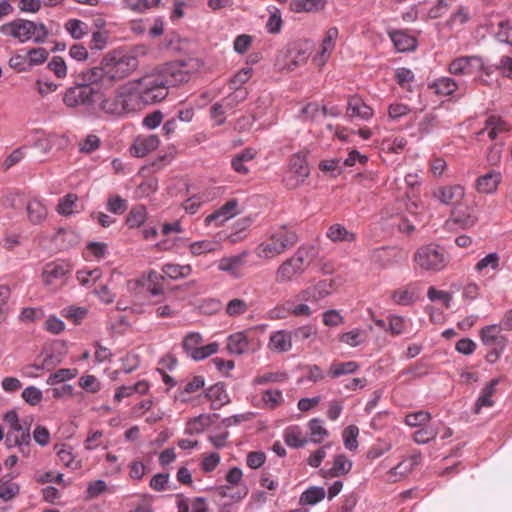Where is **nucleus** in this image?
Segmentation results:
<instances>
[{
	"instance_id": "nucleus-23",
	"label": "nucleus",
	"mask_w": 512,
	"mask_h": 512,
	"mask_svg": "<svg viewBox=\"0 0 512 512\" xmlns=\"http://www.w3.org/2000/svg\"><path fill=\"white\" fill-rule=\"evenodd\" d=\"M501 181V173L497 170H490L477 178L475 188L480 193L491 194L497 190Z\"/></svg>"
},
{
	"instance_id": "nucleus-48",
	"label": "nucleus",
	"mask_w": 512,
	"mask_h": 512,
	"mask_svg": "<svg viewBox=\"0 0 512 512\" xmlns=\"http://www.w3.org/2000/svg\"><path fill=\"white\" fill-rule=\"evenodd\" d=\"M27 212L33 223H40L47 216L45 205L38 199H32L28 202Z\"/></svg>"
},
{
	"instance_id": "nucleus-22",
	"label": "nucleus",
	"mask_w": 512,
	"mask_h": 512,
	"mask_svg": "<svg viewBox=\"0 0 512 512\" xmlns=\"http://www.w3.org/2000/svg\"><path fill=\"white\" fill-rule=\"evenodd\" d=\"M247 255L248 252L244 251L238 255L223 257L218 261L217 267L220 271L227 272L234 277H239Z\"/></svg>"
},
{
	"instance_id": "nucleus-29",
	"label": "nucleus",
	"mask_w": 512,
	"mask_h": 512,
	"mask_svg": "<svg viewBox=\"0 0 512 512\" xmlns=\"http://www.w3.org/2000/svg\"><path fill=\"white\" fill-rule=\"evenodd\" d=\"M150 384L146 380H140L134 385H123L116 389L114 400L116 402L122 401L124 398L130 397L134 394L144 395L148 393Z\"/></svg>"
},
{
	"instance_id": "nucleus-34",
	"label": "nucleus",
	"mask_w": 512,
	"mask_h": 512,
	"mask_svg": "<svg viewBox=\"0 0 512 512\" xmlns=\"http://www.w3.org/2000/svg\"><path fill=\"white\" fill-rule=\"evenodd\" d=\"M429 88L437 95L449 96L457 90L458 85L456 81L450 77H440L430 83Z\"/></svg>"
},
{
	"instance_id": "nucleus-45",
	"label": "nucleus",
	"mask_w": 512,
	"mask_h": 512,
	"mask_svg": "<svg viewBox=\"0 0 512 512\" xmlns=\"http://www.w3.org/2000/svg\"><path fill=\"white\" fill-rule=\"evenodd\" d=\"M412 470V464L404 459L387 472L386 480L392 483L398 482L407 477Z\"/></svg>"
},
{
	"instance_id": "nucleus-8",
	"label": "nucleus",
	"mask_w": 512,
	"mask_h": 512,
	"mask_svg": "<svg viewBox=\"0 0 512 512\" xmlns=\"http://www.w3.org/2000/svg\"><path fill=\"white\" fill-rule=\"evenodd\" d=\"M308 265V250L305 248H299L293 256L286 259L278 267L275 273V281L278 284L291 282L301 275Z\"/></svg>"
},
{
	"instance_id": "nucleus-2",
	"label": "nucleus",
	"mask_w": 512,
	"mask_h": 512,
	"mask_svg": "<svg viewBox=\"0 0 512 512\" xmlns=\"http://www.w3.org/2000/svg\"><path fill=\"white\" fill-rule=\"evenodd\" d=\"M148 52L149 48L144 44L129 49L112 50L103 57L100 66L91 68L89 77H93L94 81H100L101 87L110 88L135 72L140 59L147 56Z\"/></svg>"
},
{
	"instance_id": "nucleus-26",
	"label": "nucleus",
	"mask_w": 512,
	"mask_h": 512,
	"mask_svg": "<svg viewBox=\"0 0 512 512\" xmlns=\"http://www.w3.org/2000/svg\"><path fill=\"white\" fill-rule=\"evenodd\" d=\"M205 396L211 402L213 410L220 409L230 401L229 395L222 383H216L207 388Z\"/></svg>"
},
{
	"instance_id": "nucleus-52",
	"label": "nucleus",
	"mask_w": 512,
	"mask_h": 512,
	"mask_svg": "<svg viewBox=\"0 0 512 512\" xmlns=\"http://www.w3.org/2000/svg\"><path fill=\"white\" fill-rule=\"evenodd\" d=\"M325 0H293L291 9L294 12H312L324 7Z\"/></svg>"
},
{
	"instance_id": "nucleus-30",
	"label": "nucleus",
	"mask_w": 512,
	"mask_h": 512,
	"mask_svg": "<svg viewBox=\"0 0 512 512\" xmlns=\"http://www.w3.org/2000/svg\"><path fill=\"white\" fill-rule=\"evenodd\" d=\"M48 35L49 32L44 23L28 20L25 35L27 42L32 41L36 44H42L46 41Z\"/></svg>"
},
{
	"instance_id": "nucleus-32",
	"label": "nucleus",
	"mask_w": 512,
	"mask_h": 512,
	"mask_svg": "<svg viewBox=\"0 0 512 512\" xmlns=\"http://www.w3.org/2000/svg\"><path fill=\"white\" fill-rule=\"evenodd\" d=\"M327 238H329L332 242H353L356 239V236L353 232L346 229L342 224H333L331 225L327 232Z\"/></svg>"
},
{
	"instance_id": "nucleus-28",
	"label": "nucleus",
	"mask_w": 512,
	"mask_h": 512,
	"mask_svg": "<svg viewBox=\"0 0 512 512\" xmlns=\"http://www.w3.org/2000/svg\"><path fill=\"white\" fill-rule=\"evenodd\" d=\"M352 468V462L343 454L335 456L333 465L330 469L321 470L324 478H334L346 475Z\"/></svg>"
},
{
	"instance_id": "nucleus-53",
	"label": "nucleus",
	"mask_w": 512,
	"mask_h": 512,
	"mask_svg": "<svg viewBox=\"0 0 512 512\" xmlns=\"http://www.w3.org/2000/svg\"><path fill=\"white\" fill-rule=\"evenodd\" d=\"M366 339L365 331L355 328L351 331L342 333L339 337V341L347 344L351 347H356L362 344Z\"/></svg>"
},
{
	"instance_id": "nucleus-39",
	"label": "nucleus",
	"mask_w": 512,
	"mask_h": 512,
	"mask_svg": "<svg viewBox=\"0 0 512 512\" xmlns=\"http://www.w3.org/2000/svg\"><path fill=\"white\" fill-rule=\"evenodd\" d=\"M162 273L167 278L177 280L190 276L192 273V267L189 264L180 265L168 263L162 266Z\"/></svg>"
},
{
	"instance_id": "nucleus-50",
	"label": "nucleus",
	"mask_w": 512,
	"mask_h": 512,
	"mask_svg": "<svg viewBox=\"0 0 512 512\" xmlns=\"http://www.w3.org/2000/svg\"><path fill=\"white\" fill-rule=\"evenodd\" d=\"M485 130L490 139H495L499 133L509 130L508 124L498 116H491L486 121Z\"/></svg>"
},
{
	"instance_id": "nucleus-41",
	"label": "nucleus",
	"mask_w": 512,
	"mask_h": 512,
	"mask_svg": "<svg viewBox=\"0 0 512 512\" xmlns=\"http://www.w3.org/2000/svg\"><path fill=\"white\" fill-rule=\"evenodd\" d=\"M211 424V417L207 414H201L190 419L185 427V434L197 435L205 431Z\"/></svg>"
},
{
	"instance_id": "nucleus-6",
	"label": "nucleus",
	"mask_w": 512,
	"mask_h": 512,
	"mask_svg": "<svg viewBox=\"0 0 512 512\" xmlns=\"http://www.w3.org/2000/svg\"><path fill=\"white\" fill-rule=\"evenodd\" d=\"M311 55L308 42H295L281 49L275 59L276 68L283 72L294 71L304 65Z\"/></svg>"
},
{
	"instance_id": "nucleus-21",
	"label": "nucleus",
	"mask_w": 512,
	"mask_h": 512,
	"mask_svg": "<svg viewBox=\"0 0 512 512\" xmlns=\"http://www.w3.org/2000/svg\"><path fill=\"white\" fill-rule=\"evenodd\" d=\"M346 113L348 117L362 120H369L374 115L373 109L358 96L349 98Z\"/></svg>"
},
{
	"instance_id": "nucleus-36",
	"label": "nucleus",
	"mask_w": 512,
	"mask_h": 512,
	"mask_svg": "<svg viewBox=\"0 0 512 512\" xmlns=\"http://www.w3.org/2000/svg\"><path fill=\"white\" fill-rule=\"evenodd\" d=\"M284 440L291 448H300L307 443V439L298 425L289 426L284 430Z\"/></svg>"
},
{
	"instance_id": "nucleus-44",
	"label": "nucleus",
	"mask_w": 512,
	"mask_h": 512,
	"mask_svg": "<svg viewBox=\"0 0 512 512\" xmlns=\"http://www.w3.org/2000/svg\"><path fill=\"white\" fill-rule=\"evenodd\" d=\"M203 342L202 336L198 332H190L188 333L182 342V347L184 351L190 356L193 360H195L198 350Z\"/></svg>"
},
{
	"instance_id": "nucleus-1",
	"label": "nucleus",
	"mask_w": 512,
	"mask_h": 512,
	"mask_svg": "<svg viewBox=\"0 0 512 512\" xmlns=\"http://www.w3.org/2000/svg\"><path fill=\"white\" fill-rule=\"evenodd\" d=\"M191 77L188 63L171 62L158 65L129 82L141 108L163 101L168 96L170 87L186 83Z\"/></svg>"
},
{
	"instance_id": "nucleus-33",
	"label": "nucleus",
	"mask_w": 512,
	"mask_h": 512,
	"mask_svg": "<svg viewBox=\"0 0 512 512\" xmlns=\"http://www.w3.org/2000/svg\"><path fill=\"white\" fill-rule=\"evenodd\" d=\"M389 36L399 52L413 50L416 47L415 38L403 31H392Z\"/></svg>"
},
{
	"instance_id": "nucleus-10",
	"label": "nucleus",
	"mask_w": 512,
	"mask_h": 512,
	"mask_svg": "<svg viewBox=\"0 0 512 512\" xmlns=\"http://www.w3.org/2000/svg\"><path fill=\"white\" fill-rule=\"evenodd\" d=\"M260 343L250 337V331H239L229 335L226 339V348L230 354L243 355L258 350Z\"/></svg>"
},
{
	"instance_id": "nucleus-47",
	"label": "nucleus",
	"mask_w": 512,
	"mask_h": 512,
	"mask_svg": "<svg viewBox=\"0 0 512 512\" xmlns=\"http://www.w3.org/2000/svg\"><path fill=\"white\" fill-rule=\"evenodd\" d=\"M325 495L326 492L323 487L312 486L301 494L299 502L303 505H315L321 502Z\"/></svg>"
},
{
	"instance_id": "nucleus-31",
	"label": "nucleus",
	"mask_w": 512,
	"mask_h": 512,
	"mask_svg": "<svg viewBox=\"0 0 512 512\" xmlns=\"http://www.w3.org/2000/svg\"><path fill=\"white\" fill-rule=\"evenodd\" d=\"M500 267V256L493 252L480 259L474 266V270L480 276H487L490 271H497Z\"/></svg>"
},
{
	"instance_id": "nucleus-16",
	"label": "nucleus",
	"mask_w": 512,
	"mask_h": 512,
	"mask_svg": "<svg viewBox=\"0 0 512 512\" xmlns=\"http://www.w3.org/2000/svg\"><path fill=\"white\" fill-rule=\"evenodd\" d=\"M28 19L17 18L10 22H7L0 26V33L9 38H13L20 43H26L27 37L26 28H27Z\"/></svg>"
},
{
	"instance_id": "nucleus-25",
	"label": "nucleus",
	"mask_w": 512,
	"mask_h": 512,
	"mask_svg": "<svg viewBox=\"0 0 512 512\" xmlns=\"http://www.w3.org/2000/svg\"><path fill=\"white\" fill-rule=\"evenodd\" d=\"M222 245L219 241L203 239L194 241L188 245V251L192 257H202L219 252Z\"/></svg>"
},
{
	"instance_id": "nucleus-5",
	"label": "nucleus",
	"mask_w": 512,
	"mask_h": 512,
	"mask_svg": "<svg viewBox=\"0 0 512 512\" xmlns=\"http://www.w3.org/2000/svg\"><path fill=\"white\" fill-rule=\"evenodd\" d=\"M297 242L298 235L293 229L279 226L255 248V254L260 259L270 260L281 255Z\"/></svg>"
},
{
	"instance_id": "nucleus-15",
	"label": "nucleus",
	"mask_w": 512,
	"mask_h": 512,
	"mask_svg": "<svg viewBox=\"0 0 512 512\" xmlns=\"http://www.w3.org/2000/svg\"><path fill=\"white\" fill-rule=\"evenodd\" d=\"M160 140L157 135H139L135 138L130 152L135 157H144L158 148Z\"/></svg>"
},
{
	"instance_id": "nucleus-4",
	"label": "nucleus",
	"mask_w": 512,
	"mask_h": 512,
	"mask_svg": "<svg viewBox=\"0 0 512 512\" xmlns=\"http://www.w3.org/2000/svg\"><path fill=\"white\" fill-rule=\"evenodd\" d=\"M104 89L100 88L99 111L120 117L140 109L129 81L118 86L110 95H106Z\"/></svg>"
},
{
	"instance_id": "nucleus-43",
	"label": "nucleus",
	"mask_w": 512,
	"mask_h": 512,
	"mask_svg": "<svg viewBox=\"0 0 512 512\" xmlns=\"http://www.w3.org/2000/svg\"><path fill=\"white\" fill-rule=\"evenodd\" d=\"M288 379V375L283 371H268L257 374L253 380V385H266L270 383H282Z\"/></svg>"
},
{
	"instance_id": "nucleus-58",
	"label": "nucleus",
	"mask_w": 512,
	"mask_h": 512,
	"mask_svg": "<svg viewBox=\"0 0 512 512\" xmlns=\"http://www.w3.org/2000/svg\"><path fill=\"white\" fill-rule=\"evenodd\" d=\"M121 363V368L113 372L115 376L118 375L121 371L127 374L136 370L140 364L139 356L129 352L121 358Z\"/></svg>"
},
{
	"instance_id": "nucleus-11",
	"label": "nucleus",
	"mask_w": 512,
	"mask_h": 512,
	"mask_svg": "<svg viewBox=\"0 0 512 512\" xmlns=\"http://www.w3.org/2000/svg\"><path fill=\"white\" fill-rule=\"evenodd\" d=\"M479 221L478 209L473 205L458 203L451 210L449 219L446 224L453 223L461 229H470Z\"/></svg>"
},
{
	"instance_id": "nucleus-56",
	"label": "nucleus",
	"mask_w": 512,
	"mask_h": 512,
	"mask_svg": "<svg viewBox=\"0 0 512 512\" xmlns=\"http://www.w3.org/2000/svg\"><path fill=\"white\" fill-rule=\"evenodd\" d=\"M65 29L74 39H80L88 32L87 24L78 19L68 20Z\"/></svg>"
},
{
	"instance_id": "nucleus-54",
	"label": "nucleus",
	"mask_w": 512,
	"mask_h": 512,
	"mask_svg": "<svg viewBox=\"0 0 512 512\" xmlns=\"http://www.w3.org/2000/svg\"><path fill=\"white\" fill-rule=\"evenodd\" d=\"M388 320V328L387 331L392 336H399L406 332L407 330V321L405 317L399 315H389L387 317Z\"/></svg>"
},
{
	"instance_id": "nucleus-62",
	"label": "nucleus",
	"mask_w": 512,
	"mask_h": 512,
	"mask_svg": "<svg viewBox=\"0 0 512 512\" xmlns=\"http://www.w3.org/2000/svg\"><path fill=\"white\" fill-rule=\"evenodd\" d=\"M359 434V429L355 425H350L343 431V441L345 447L350 450H356L358 447L357 436Z\"/></svg>"
},
{
	"instance_id": "nucleus-49",
	"label": "nucleus",
	"mask_w": 512,
	"mask_h": 512,
	"mask_svg": "<svg viewBox=\"0 0 512 512\" xmlns=\"http://www.w3.org/2000/svg\"><path fill=\"white\" fill-rule=\"evenodd\" d=\"M146 217V208L143 205H136L129 211L126 224L129 228H138L146 221Z\"/></svg>"
},
{
	"instance_id": "nucleus-19",
	"label": "nucleus",
	"mask_w": 512,
	"mask_h": 512,
	"mask_svg": "<svg viewBox=\"0 0 512 512\" xmlns=\"http://www.w3.org/2000/svg\"><path fill=\"white\" fill-rule=\"evenodd\" d=\"M238 202L235 199H231L226 202L217 211L211 213L205 218V224L210 225L214 223L216 226H220L225 221L237 214Z\"/></svg>"
},
{
	"instance_id": "nucleus-46",
	"label": "nucleus",
	"mask_w": 512,
	"mask_h": 512,
	"mask_svg": "<svg viewBox=\"0 0 512 512\" xmlns=\"http://www.w3.org/2000/svg\"><path fill=\"white\" fill-rule=\"evenodd\" d=\"M308 429L310 432V440L313 443L319 444L326 437H328L329 432L324 427L323 421L319 418H313L308 422Z\"/></svg>"
},
{
	"instance_id": "nucleus-14",
	"label": "nucleus",
	"mask_w": 512,
	"mask_h": 512,
	"mask_svg": "<svg viewBox=\"0 0 512 512\" xmlns=\"http://www.w3.org/2000/svg\"><path fill=\"white\" fill-rule=\"evenodd\" d=\"M465 196L461 185L439 186L432 191V197L443 205H457Z\"/></svg>"
},
{
	"instance_id": "nucleus-27",
	"label": "nucleus",
	"mask_w": 512,
	"mask_h": 512,
	"mask_svg": "<svg viewBox=\"0 0 512 512\" xmlns=\"http://www.w3.org/2000/svg\"><path fill=\"white\" fill-rule=\"evenodd\" d=\"M82 206L79 204V197L74 193H68L59 199L56 211L65 217L77 214L81 211Z\"/></svg>"
},
{
	"instance_id": "nucleus-20",
	"label": "nucleus",
	"mask_w": 512,
	"mask_h": 512,
	"mask_svg": "<svg viewBox=\"0 0 512 512\" xmlns=\"http://www.w3.org/2000/svg\"><path fill=\"white\" fill-rule=\"evenodd\" d=\"M238 202L235 199H231L226 202L217 211L211 213L205 218V224L210 225L214 223L216 226H220L225 221L237 214Z\"/></svg>"
},
{
	"instance_id": "nucleus-9",
	"label": "nucleus",
	"mask_w": 512,
	"mask_h": 512,
	"mask_svg": "<svg viewBox=\"0 0 512 512\" xmlns=\"http://www.w3.org/2000/svg\"><path fill=\"white\" fill-rule=\"evenodd\" d=\"M70 271L69 264L64 261L47 263L42 272L43 283L50 290H56L65 284Z\"/></svg>"
},
{
	"instance_id": "nucleus-37",
	"label": "nucleus",
	"mask_w": 512,
	"mask_h": 512,
	"mask_svg": "<svg viewBox=\"0 0 512 512\" xmlns=\"http://www.w3.org/2000/svg\"><path fill=\"white\" fill-rule=\"evenodd\" d=\"M24 441H31L29 428L24 427L22 424L10 428L6 434V445L8 448L16 447Z\"/></svg>"
},
{
	"instance_id": "nucleus-63",
	"label": "nucleus",
	"mask_w": 512,
	"mask_h": 512,
	"mask_svg": "<svg viewBox=\"0 0 512 512\" xmlns=\"http://www.w3.org/2000/svg\"><path fill=\"white\" fill-rule=\"evenodd\" d=\"M87 315V309L83 307L70 306L62 310V316L74 324L80 323Z\"/></svg>"
},
{
	"instance_id": "nucleus-7",
	"label": "nucleus",
	"mask_w": 512,
	"mask_h": 512,
	"mask_svg": "<svg viewBox=\"0 0 512 512\" xmlns=\"http://www.w3.org/2000/svg\"><path fill=\"white\" fill-rule=\"evenodd\" d=\"M414 261L421 269L441 271L447 266L449 258L443 247L431 243L417 249Z\"/></svg>"
},
{
	"instance_id": "nucleus-17",
	"label": "nucleus",
	"mask_w": 512,
	"mask_h": 512,
	"mask_svg": "<svg viewBox=\"0 0 512 512\" xmlns=\"http://www.w3.org/2000/svg\"><path fill=\"white\" fill-rule=\"evenodd\" d=\"M502 326L489 325L481 329L480 338L483 344L487 347L498 346V349H505L507 345V339L500 334Z\"/></svg>"
},
{
	"instance_id": "nucleus-61",
	"label": "nucleus",
	"mask_w": 512,
	"mask_h": 512,
	"mask_svg": "<svg viewBox=\"0 0 512 512\" xmlns=\"http://www.w3.org/2000/svg\"><path fill=\"white\" fill-rule=\"evenodd\" d=\"M431 419V414L427 411L420 410L417 412L409 413L405 416V423L411 427H420L428 423Z\"/></svg>"
},
{
	"instance_id": "nucleus-3",
	"label": "nucleus",
	"mask_w": 512,
	"mask_h": 512,
	"mask_svg": "<svg viewBox=\"0 0 512 512\" xmlns=\"http://www.w3.org/2000/svg\"><path fill=\"white\" fill-rule=\"evenodd\" d=\"M91 68L78 74L79 84L67 89L64 94L63 102L68 107L86 106L87 108L98 110V100L100 99L101 82L94 81L89 77Z\"/></svg>"
},
{
	"instance_id": "nucleus-18",
	"label": "nucleus",
	"mask_w": 512,
	"mask_h": 512,
	"mask_svg": "<svg viewBox=\"0 0 512 512\" xmlns=\"http://www.w3.org/2000/svg\"><path fill=\"white\" fill-rule=\"evenodd\" d=\"M419 292V285L417 283H410L405 287L394 290L391 298L397 305L409 306L417 300Z\"/></svg>"
},
{
	"instance_id": "nucleus-13",
	"label": "nucleus",
	"mask_w": 512,
	"mask_h": 512,
	"mask_svg": "<svg viewBox=\"0 0 512 512\" xmlns=\"http://www.w3.org/2000/svg\"><path fill=\"white\" fill-rule=\"evenodd\" d=\"M483 69V59L474 55L458 57L452 60L448 66L449 73L456 76L472 75Z\"/></svg>"
},
{
	"instance_id": "nucleus-51",
	"label": "nucleus",
	"mask_w": 512,
	"mask_h": 512,
	"mask_svg": "<svg viewBox=\"0 0 512 512\" xmlns=\"http://www.w3.org/2000/svg\"><path fill=\"white\" fill-rule=\"evenodd\" d=\"M263 408L275 409L284 402L283 394L278 389H267L262 393Z\"/></svg>"
},
{
	"instance_id": "nucleus-35",
	"label": "nucleus",
	"mask_w": 512,
	"mask_h": 512,
	"mask_svg": "<svg viewBox=\"0 0 512 512\" xmlns=\"http://www.w3.org/2000/svg\"><path fill=\"white\" fill-rule=\"evenodd\" d=\"M498 382H499L498 379H493L490 381V383L488 385H486L482 389L481 394L475 403L474 412L476 414L480 413V410L483 407H491L493 405L494 402L492 400V396L495 393V388H496Z\"/></svg>"
},
{
	"instance_id": "nucleus-57",
	"label": "nucleus",
	"mask_w": 512,
	"mask_h": 512,
	"mask_svg": "<svg viewBox=\"0 0 512 512\" xmlns=\"http://www.w3.org/2000/svg\"><path fill=\"white\" fill-rule=\"evenodd\" d=\"M77 280L83 286L94 284L102 276V271L99 268L95 269H82L77 272Z\"/></svg>"
},
{
	"instance_id": "nucleus-59",
	"label": "nucleus",
	"mask_w": 512,
	"mask_h": 512,
	"mask_svg": "<svg viewBox=\"0 0 512 512\" xmlns=\"http://www.w3.org/2000/svg\"><path fill=\"white\" fill-rule=\"evenodd\" d=\"M249 309V306L246 301L242 299H232L230 300L225 308V312L230 317H237L245 314Z\"/></svg>"
},
{
	"instance_id": "nucleus-40",
	"label": "nucleus",
	"mask_w": 512,
	"mask_h": 512,
	"mask_svg": "<svg viewBox=\"0 0 512 512\" xmlns=\"http://www.w3.org/2000/svg\"><path fill=\"white\" fill-rule=\"evenodd\" d=\"M55 449H57V459L59 463L71 470H78L81 468V463L80 461L75 460L71 447L62 444L60 446H56Z\"/></svg>"
},
{
	"instance_id": "nucleus-42",
	"label": "nucleus",
	"mask_w": 512,
	"mask_h": 512,
	"mask_svg": "<svg viewBox=\"0 0 512 512\" xmlns=\"http://www.w3.org/2000/svg\"><path fill=\"white\" fill-rule=\"evenodd\" d=\"M108 447V440L104 437L101 430H89L87 437L84 440V448L87 451H93L98 448L106 449Z\"/></svg>"
},
{
	"instance_id": "nucleus-38",
	"label": "nucleus",
	"mask_w": 512,
	"mask_h": 512,
	"mask_svg": "<svg viewBox=\"0 0 512 512\" xmlns=\"http://www.w3.org/2000/svg\"><path fill=\"white\" fill-rule=\"evenodd\" d=\"M358 368L359 365L355 361H333L328 369L327 374L331 378H338L342 375L353 374L358 370Z\"/></svg>"
},
{
	"instance_id": "nucleus-55",
	"label": "nucleus",
	"mask_w": 512,
	"mask_h": 512,
	"mask_svg": "<svg viewBox=\"0 0 512 512\" xmlns=\"http://www.w3.org/2000/svg\"><path fill=\"white\" fill-rule=\"evenodd\" d=\"M395 80L401 88L412 91L414 73L410 69L404 67L397 68L395 70Z\"/></svg>"
},
{
	"instance_id": "nucleus-24",
	"label": "nucleus",
	"mask_w": 512,
	"mask_h": 512,
	"mask_svg": "<svg viewBox=\"0 0 512 512\" xmlns=\"http://www.w3.org/2000/svg\"><path fill=\"white\" fill-rule=\"evenodd\" d=\"M268 348L277 353H284L292 348V333L287 330H278L271 333Z\"/></svg>"
},
{
	"instance_id": "nucleus-64",
	"label": "nucleus",
	"mask_w": 512,
	"mask_h": 512,
	"mask_svg": "<svg viewBox=\"0 0 512 512\" xmlns=\"http://www.w3.org/2000/svg\"><path fill=\"white\" fill-rule=\"evenodd\" d=\"M21 396L26 403H28L32 406L39 404L43 398L42 391L35 386L26 387L22 391Z\"/></svg>"
},
{
	"instance_id": "nucleus-12",
	"label": "nucleus",
	"mask_w": 512,
	"mask_h": 512,
	"mask_svg": "<svg viewBox=\"0 0 512 512\" xmlns=\"http://www.w3.org/2000/svg\"><path fill=\"white\" fill-rule=\"evenodd\" d=\"M310 169L303 155L295 154L289 161V172L284 182L287 188L295 189L309 176Z\"/></svg>"
},
{
	"instance_id": "nucleus-60",
	"label": "nucleus",
	"mask_w": 512,
	"mask_h": 512,
	"mask_svg": "<svg viewBox=\"0 0 512 512\" xmlns=\"http://www.w3.org/2000/svg\"><path fill=\"white\" fill-rule=\"evenodd\" d=\"M470 20V12L467 7L460 6L447 21L450 28L462 26Z\"/></svg>"
}]
</instances>
